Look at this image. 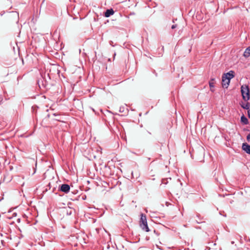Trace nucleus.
Masks as SVG:
<instances>
[{
  "label": "nucleus",
  "instance_id": "1",
  "mask_svg": "<svg viewBox=\"0 0 250 250\" xmlns=\"http://www.w3.org/2000/svg\"><path fill=\"white\" fill-rule=\"evenodd\" d=\"M241 92L243 99L245 101H248L250 98V88L248 85H243L241 87Z\"/></svg>",
  "mask_w": 250,
  "mask_h": 250
},
{
  "label": "nucleus",
  "instance_id": "2",
  "mask_svg": "<svg viewBox=\"0 0 250 250\" xmlns=\"http://www.w3.org/2000/svg\"><path fill=\"white\" fill-rule=\"evenodd\" d=\"M140 226L143 230L146 232L149 231V229L147 225L146 216L143 213H142L141 215Z\"/></svg>",
  "mask_w": 250,
  "mask_h": 250
},
{
  "label": "nucleus",
  "instance_id": "3",
  "mask_svg": "<svg viewBox=\"0 0 250 250\" xmlns=\"http://www.w3.org/2000/svg\"><path fill=\"white\" fill-rule=\"evenodd\" d=\"M227 77H225L224 76H222V87L224 88H228L229 83L230 81L227 79Z\"/></svg>",
  "mask_w": 250,
  "mask_h": 250
},
{
  "label": "nucleus",
  "instance_id": "4",
  "mask_svg": "<svg viewBox=\"0 0 250 250\" xmlns=\"http://www.w3.org/2000/svg\"><path fill=\"white\" fill-rule=\"evenodd\" d=\"M61 191L67 193L69 192L70 186L67 184H62L60 187Z\"/></svg>",
  "mask_w": 250,
  "mask_h": 250
},
{
  "label": "nucleus",
  "instance_id": "5",
  "mask_svg": "<svg viewBox=\"0 0 250 250\" xmlns=\"http://www.w3.org/2000/svg\"><path fill=\"white\" fill-rule=\"evenodd\" d=\"M242 148L243 150L245 151L247 153L250 154V145L247 143H243L242 144Z\"/></svg>",
  "mask_w": 250,
  "mask_h": 250
},
{
  "label": "nucleus",
  "instance_id": "6",
  "mask_svg": "<svg viewBox=\"0 0 250 250\" xmlns=\"http://www.w3.org/2000/svg\"><path fill=\"white\" fill-rule=\"evenodd\" d=\"M223 76L225 77H227V79L230 81V80L234 77V71L230 70L229 72L224 74Z\"/></svg>",
  "mask_w": 250,
  "mask_h": 250
},
{
  "label": "nucleus",
  "instance_id": "7",
  "mask_svg": "<svg viewBox=\"0 0 250 250\" xmlns=\"http://www.w3.org/2000/svg\"><path fill=\"white\" fill-rule=\"evenodd\" d=\"M114 13V11L113 9L110 8L107 9L106 11L104 12V16L106 18L109 17L111 15H113Z\"/></svg>",
  "mask_w": 250,
  "mask_h": 250
},
{
  "label": "nucleus",
  "instance_id": "8",
  "mask_svg": "<svg viewBox=\"0 0 250 250\" xmlns=\"http://www.w3.org/2000/svg\"><path fill=\"white\" fill-rule=\"evenodd\" d=\"M243 56L245 58H248L250 56V46L246 49L244 53Z\"/></svg>",
  "mask_w": 250,
  "mask_h": 250
},
{
  "label": "nucleus",
  "instance_id": "9",
  "mask_svg": "<svg viewBox=\"0 0 250 250\" xmlns=\"http://www.w3.org/2000/svg\"><path fill=\"white\" fill-rule=\"evenodd\" d=\"M241 121L244 125H247L249 123L248 119L244 115L241 117Z\"/></svg>",
  "mask_w": 250,
  "mask_h": 250
},
{
  "label": "nucleus",
  "instance_id": "10",
  "mask_svg": "<svg viewBox=\"0 0 250 250\" xmlns=\"http://www.w3.org/2000/svg\"><path fill=\"white\" fill-rule=\"evenodd\" d=\"M241 107L245 109L249 110L250 109V104L249 102L246 103V104H243L241 105Z\"/></svg>",
  "mask_w": 250,
  "mask_h": 250
},
{
  "label": "nucleus",
  "instance_id": "11",
  "mask_svg": "<svg viewBox=\"0 0 250 250\" xmlns=\"http://www.w3.org/2000/svg\"><path fill=\"white\" fill-rule=\"evenodd\" d=\"M214 81H215V79L212 78L211 79V80L209 82V87H210V89H211V91H213V90L212 89V88H213L214 86Z\"/></svg>",
  "mask_w": 250,
  "mask_h": 250
},
{
  "label": "nucleus",
  "instance_id": "12",
  "mask_svg": "<svg viewBox=\"0 0 250 250\" xmlns=\"http://www.w3.org/2000/svg\"><path fill=\"white\" fill-rule=\"evenodd\" d=\"M247 140H248V142H250V133L247 135Z\"/></svg>",
  "mask_w": 250,
  "mask_h": 250
},
{
  "label": "nucleus",
  "instance_id": "13",
  "mask_svg": "<svg viewBox=\"0 0 250 250\" xmlns=\"http://www.w3.org/2000/svg\"><path fill=\"white\" fill-rule=\"evenodd\" d=\"M177 27V24H173L171 26V29H175Z\"/></svg>",
  "mask_w": 250,
  "mask_h": 250
},
{
  "label": "nucleus",
  "instance_id": "14",
  "mask_svg": "<svg viewBox=\"0 0 250 250\" xmlns=\"http://www.w3.org/2000/svg\"><path fill=\"white\" fill-rule=\"evenodd\" d=\"M248 115L249 118L250 119V109L249 110H248Z\"/></svg>",
  "mask_w": 250,
  "mask_h": 250
},
{
  "label": "nucleus",
  "instance_id": "15",
  "mask_svg": "<svg viewBox=\"0 0 250 250\" xmlns=\"http://www.w3.org/2000/svg\"><path fill=\"white\" fill-rule=\"evenodd\" d=\"M123 111H124V110H123V109H122V108H120V112H123Z\"/></svg>",
  "mask_w": 250,
  "mask_h": 250
},
{
  "label": "nucleus",
  "instance_id": "16",
  "mask_svg": "<svg viewBox=\"0 0 250 250\" xmlns=\"http://www.w3.org/2000/svg\"><path fill=\"white\" fill-rule=\"evenodd\" d=\"M163 183L164 184H167V182H165V180H163Z\"/></svg>",
  "mask_w": 250,
  "mask_h": 250
},
{
  "label": "nucleus",
  "instance_id": "17",
  "mask_svg": "<svg viewBox=\"0 0 250 250\" xmlns=\"http://www.w3.org/2000/svg\"><path fill=\"white\" fill-rule=\"evenodd\" d=\"M234 242L233 241H232V242H231V243L232 244H234Z\"/></svg>",
  "mask_w": 250,
  "mask_h": 250
},
{
  "label": "nucleus",
  "instance_id": "18",
  "mask_svg": "<svg viewBox=\"0 0 250 250\" xmlns=\"http://www.w3.org/2000/svg\"><path fill=\"white\" fill-rule=\"evenodd\" d=\"M54 116H56V114L55 113L53 114Z\"/></svg>",
  "mask_w": 250,
  "mask_h": 250
}]
</instances>
